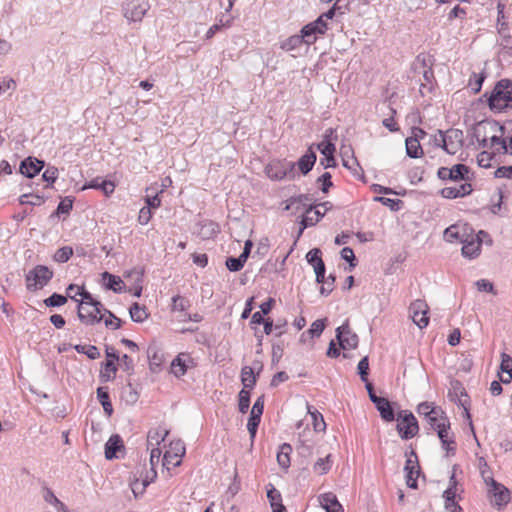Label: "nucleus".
Here are the masks:
<instances>
[{
	"label": "nucleus",
	"instance_id": "1",
	"mask_svg": "<svg viewBox=\"0 0 512 512\" xmlns=\"http://www.w3.org/2000/svg\"><path fill=\"white\" fill-rule=\"evenodd\" d=\"M489 109L495 113L503 112L512 108V80H499L493 90L486 92L483 96Z\"/></svg>",
	"mask_w": 512,
	"mask_h": 512
},
{
	"label": "nucleus",
	"instance_id": "2",
	"mask_svg": "<svg viewBox=\"0 0 512 512\" xmlns=\"http://www.w3.org/2000/svg\"><path fill=\"white\" fill-rule=\"evenodd\" d=\"M53 271L45 265H37L25 275L26 288L35 292L46 286L53 278Z\"/></svg>",
	"mask_w": 512,
	"mask_h": 512
},
{
	"label": "nucleus",
	"instance_id": "3",
	"mask_svg": "<svg viewBox=\"0 0 512 512\" xmlns=\"http://www.w3.org/2000/svg\"><path fill=\"white\" fill-rule=\"evenodd\" d=\"M397 421L396 429L403 440H409L418 433V421L411 412L400 411Z\"/></svg>",
	"mask_w": 512,
	"mask_h": 512
},
{
	"label": "nucleus",
	"instance_id": "4",
	"mask_svg": "<svg viewBox=\"0 0 512 512\" xmlns=\"http://www.w3.org/2000/svg\"><path fill=\"white\" fill-rule=\"evenodd\" d=\"M296 164L291 161L274 160L271 161L265 168L266 175L272 180H282L286 176L294 178Z\"/></svg>",
	"mask_w": 512,
	"mask_h": 512
},
{
	"label": "nucleus",
	"instance_id": "5",
	"mask_svg": "<svg viewBox=\"0 0 512 512\" xmlns=\"http://www.w3.org/2000/svg\"><path fill=\"white\" fill-rule=\"evenodd\" d=\"M150 5L148 2L139 1V0H127L123 4V15L129 22H140L147 11L149 10Z\"/></svg>",
	"mask_w": 512,
	"mask_h": 512
},
{
	"label": "nucleus",
	"instance_id": "6",
	"mask_svg": "<svg viewBox=\"0 0 512 512\" xmlns=\"http://www.w3.org/2000/svg\"><path fill=\"white\" fill-rule=\"evenodd\" d=\"M463 141V131L454 128L444 132V137L440 139V142L443 144V150L451 155H454L462 147Z\"/></svg>",
	"mask_w": 512,
	"mask_h": 512
},
{
	"label": "nucleus",
	"instance_id": "7",
	"mask_svg": "<svg viewBox=\"0 0 512 512\" xmlns=\"http://www.w3.org/2000/svg\"><path fill=\"white\" fill-rule=\"evenodd\" d=\"M437 435L442 443V447L446 450L447 456L454 455L456 451V444L454 434L450 433V421L447 417H443L441 425L437 426Z\"/></svg>",
	"mask_w": 512,
	"mask_h": 512
},
{
	"label": "nucleus",
	"instance_id": "8",
	"mask_svg": "<svg viewBox=\"0 0 512 512\" xmlns=\"http://www.w3.org/2000/svg\"><path fill=\"white\" fill-rule=\"evenodd\" d=\"M77 295L82 297L81 301L78 302L77 306V315L79 320L85 319L83 317L82 313L86 310L87 307H94L95 312H102L103 305L100 301L96 300L90 292L85 290L84 287L78 288V291L76 292Z\"/></svg>",
	"mask_w": 512,
	"mask_h": 512
},
{
	"label": "nucleus",
	"instance_id": "9",
	"mask_svg": "<svg viewBox=\"0 0 512 512\" xmlns=\"http://www.w3.org/2000/svg\"><path fill=\"white\" fill-rule=\"evenodd\" d=\"M336 338L343 350L355 349L358 346V336L350 330L348 323L336 329Z\"/></svg>",
	"mask_w": 512,
	"mask_h": 512
},
{
	"label": "nucleus",
	"instance_id": "10",
	"mask_svg": "<svg viewBox=\"0 0 512 512\" xmlns=\"http://www.w3.org/2000/svg\"><path fill=\"white\" fill-rule=\"evenodd\" d=\"M169 450L165 452L163 456V466L166 467L169 464L179 466L181 459L185 455V445L181 440L172 441L169 445Z\"/></svg>",
	"mask_w": 512,
	"mask_h": 512
},
{
	"label": "nucleus",
	"instance_id": "11",
	"mask_svg": "<svg viewBox=\"0 0 512 512\" xmlns=\"http://www.w3.org/2000/svg\"><path fill=\"white\" fill-rule=\"evenodd\" d=\"M413 322L420 328H425L429 323L428 306L422 300H416L409 307Z\"/></svg>",
	"mask_w": 512,
	"mask_h": 512
},
{
	"label": "nucleus",
	"instance_id": "12",
	"mask_svg": "<svg viewBox=\"0 0 512 512\" xmlns=\"http://www.w3.org/2000/svg\"><path fill=\"white\" fill-rule=\"evenodd\" d=\"M45 167V161L29 156L20 162L19 172L26 178L32 179Z\"/></svg>",
	"mask_w": 512,
	"mask_h": 512
},
{
	"label": "nucleus",
	"instance_id": "13",
	"mask_svg": "<svg viewBox=\"0 0 512 512\" xmlns=\"http://www.w3.org/2000/svg\"><path fill=\"white\" fill-rule=\"evenodd\" d=\"M323 216L324 213L317 210L315 204H309L308 208L304 210L302 215L300 221L301 227L299 229L298 236H300L306 228L317 224L323 218Z\"/></svg>",
	"mask_w": 512,
	"mask_h": 512
},
{
	"label": "nucleus",
	"instance_id": "14",
	"mask_svg": "<svg viewBox=\"0 0 512 512\" xmlns=\"http://www.w3.org/2000/svg\"><path fill=\"white\" fill-rule=\"evenodd\" d=\"M313 43L314 39H312L310 35H307V33L304 32V27H302L300 34L292 35L281 43V49L293 51L303 44L311 45Z\"/></svg>",
	"mask_w": 512,
	"mask_h": 512
},
{
	"label": "nucleus",
	"instance_id": "15",
	"mask_svg": "<svg viewBox=\"0 0 512 512\" xmlns=\"http://www.w3.org/2000/svg\"><path fill=\"white\" fill-rule=\"evenodd\" d=\"M490 485L493 491L494 504L499 507L506 505L510 501V490L493 478L490 479Z\"/></svg>",
	"mask_w": 512,
	"mask_h": 512
},
{
	"label": "nucleus",
	"instance_id": "16",
	"mask_svg": "<svg viewBox=\"0 0 512 512\" xmlns=\"http://www.w3.org/2000/svg\"><path fill=\"white\" fill-rule=\"evenodd\" d=\"M304 27V32L307 35H310L312 39H314V43L317 40V35H323L328 30V21L325 18H322L320 15L316 20L306 24Z\"/></svg>",
	"mask_w": 512,
	"mask_h": 512
},
{
	"label": "nucleus",
	"instance_id": "17",
	"mask_svg": "<svg viewBox=\"0 0 512 512\" xmlns=\"http://www.w3.org/2000/svg\"><path fill=\"white\" fill-rule=\"evenodd\" d=\"M462 255L469 259H474L480 254V243L474 238L472 233H468V235L462 239Z\"/></svg>",
	"mask_w": 512,
	"mask_h": 512
},
{
	"label": "nucleus",
	"instance_id": "18",
	"mask_svg": "<svg viewBox=\"0 0 512 512\" xmlns=\"http://www.w3.org/2000/svg\"><path fill=\"white\" fill-rule=\"evenodd\" d=\"M124 448L122 438L118 434H113L105 443V458L107 460L118 458L117 452Z\"/></svg>",
	"mask_w": 512,
	"mask_h": 512
},
{
	"label": "nucleus",
	"instance_id": "19",
	"mask_svg": "<svg viewBox=\"0 0 512 512\" xmlns=\"http://www.w3.org/2000/svg\"><path fill=\"white\" fill-rule=\"evenodd\" d=\"M316 160L317 155L313 150V146H310L306 153L303 156H301L297 163L295 164L298 166L300 172L303 175H307L312 170Z\"/></svg>",
	"mask_w": 512,
	"mask_h": 512
},
{
	"label": "nucleus",
	"instance_id": "20",
	"mask_svg": "<svg viewBox=\"0 0 512 512\" xmlns=\"http://www.w3.org/2000/svg\"><path fill=\"white\" fill-rule=\"evenodd\" d=\"M319 502L326 510V512H343V507L339 503L336 495L332 492H327L319 496Z\"/></svg>",
	"mask_w": 512,
	"mask_h": 512
},
{
	"label": "nucleus",
	"instance_id": "21",
	"mask_svg": "<svg viewBox=\"0 0 512 512\" xmlns=\"http://www.w3.org/2000/svg\"><path fill=\"white\" fill-rule=\"evenodd\" d=\"M472 186L469 183L461 184L459 187H445L440 191L442 197L447 199H455L464 197L472 192Z\"/></svg>",
	"mask_w": 512,
	"mask_h": 512
},
{
	"label": "nucleus",
	"instance_id": "22",
	"mask_svg": "<svg viewBox=\"0 0 512 512\" xmlns=\"http://www.w3.org/2000/svg\"><path fill=\"white\" fill-rule=\"evenodd\" d=\"M85 189H99L101 190L106 196H109L112 194L115 190V184L110 180H105L100 177L92 179L90 182L84 184L82 187V190Z\"/></svg>",
	"mask_w": 512,
	"mask_h": 512
},
{
	"label": "nucleus",
	"instance_id": "23",
	"mask_svg": "<svg viewBox=\"0 0 512 512\" xmlns=\"http://www.w3.org/2000/svg\"><path fill=\"white\" fill-rule=\"evenodd\" d=\"M267 498L272 508V512H287L282 503L281 493L270 483L267 488Z\"/></svg>",
	"mask_w": 512,
	"mask_h": 512
},
{
	"label": "nucleus",
	"instance_id": "24",
	"mask_svg": "<svg viewBox=\"0 0 512 512\" xmlns=\"http://www.w3.org/2000/svg\"><path fill=\"white\" fill-rule=\"evenodd\" d=\"M104 281V286L108 290H112L115 293H122L125 291V285L119 276L113 275L107 271L101 274Z\"/></svg>",
	"mask_w": 512,
	"mask_h": 512
},
{
	"label": "nucleus",
	"instance_id": "25",
	"mask_svg": "<svg viewBox=\"0 0 512 512\" xmlns=\"http://www.w3.org/2000/svg\"><path fill=\"white\" fill-rule=\"evenodd\" d=\"M469 232L472 233L473 229L468 224L463 225L461 228L457 225H452L444 231V236L448 241L455 239L462 242V239H464Z\"/></svg>",
	"mask_w": 512,
	"mask_h": 512
},
{
	"label": "nucleus",
	"instance_id": "26",
	"mask_svg": "<svg viewBox=\"0 0 512 512\" xmlns=\"http://www.w3.org/2000/svg\"><path fill=\"white\" fill-rule=\"evenodd\" d=\"M187 361L192 362V359L188 354H179L171 363V371L177 377L184 376L187 372L188 365Z\"/></svg>",
	"mask_w": 512,
	"mask_h": 512
},
{
	"label": "nucleus",
	"instance_id": "27",
	"mask_svg": "<svg viewBox=\"0 0 512 512\" xmlns=\"http://www.w3.org/2000/svg\"><path fill=\"white\" fill-rule=\"evenodd\" d=\"M309 204H314V198L311 194H300L297 196H292L287 200V205L285 210H290L295 207L296 210H299L301 207L308 208Z\"/></svg>",
	"mask_w": 512,
	"mask_h": 512
},
{
	"label": "nucleus",
	"instance_id": "28",
	"mask_svg": "<svg viewBox=\"0 0 512 512\" xmlns=\"http://www.w3.org/2000/svg\"><path fill=\"white\" fill-rule=\"evenodd\" d=\"M97 399L103 407L104 413L110 417L113 414V406L110 400L108 387L97 388Z\"/></svg>",
	"mask_w": 512,
	"mask_h": 512
},
{
	"label": "nucleus",
	"instance_id": "29",
	"mask_svg": "<svg viewBox=\"0 0 512 512\" xmlns=\"http://www.w3.org/2000/svg\"><path fill=\"white\" fill-rule=\"evenodd\" d=\"M405 145L408 157L417 159L423 155V149L420 142L417 141V138H406Z\"/></svg>",
	"mask_w": 512,
	"mask_h": 512
},
{
	"label": "nucleus",
	"instance_id": "30",
	"mask_svg": "<svg viewBox=\"0 0 512 512\" xmlns=\"http://www.w3.org/2000/svg\"><path fill=\"white\" fill-rule=\"evenodd\" d=\"M500 370L508 374V377H500L503 384H509L512 381V357L506 353L501 355Z\"/></svg>",
	"mask_w": 512,
	"mask_h": 512
},
{
	"label": "nucleus",
	"instance_id": "31",
	"mask_svg": "<svg viewBox=\"0 0 512 512\" xmlns=\"http://www.w3.org/2000/svg\"><path fill=\"white\" fill-rule=\"evenodd\" d=\"M241 381L243 384L242 389L251 390L257 382V375L253 372V369L249 366H245L241 372Z\"/></svg>",
	"mask_w": 512,
	"mask_h": 512
},
{
	"label": "nucleus",
	"instance_id": "32",
	"mask_svg": "<svg viewBox=\"0 0 512 512\" xmlns=\"http://www.w3.org/2000/svg\"><path fill=\"white\" fill-rule=\"evenodd\" d=\"M292 447L288 443H283L277 453V462L283 469H288L290 466V453Z\"/></svg>",
	"mask_w": 512,
	"mask_h": 512
},
{
	"label": "nucleus",
	"instance_id": "33",
	"mask_svg": "<svg viewBox=\"0 0 512 512\" xmlns=\"http://www.w3.org/2000/svg\"><path fill=\"white\" fill-rule=\"evenodd\" d=\"M451 181H467L470 179V169L464 164H455L451 167Z\"/></svg>",
	"mask_w": 512,
	"mask_h": 512
},
{
	"label": "nucleus",
	"instance_id": "34",
	"mask_svg": "<svg viewBox=\"0 0 512 512\" xmlns=\"http://www.w3.org/2000/svg\"><path fill=\"white\" fill-rule=\"evenodd\" d=\"M117 370L118 367L115 363H113V360H107L106 362L102 363V370L100 371L99 375L101 382H108L114 379V375Z\"/></svg>",
	"mask_w": 512,
	"mask_h": 512
},
{
	"label": "nucleus",
	"instance_id": "35",
	"mask_svg": "<svg viewBox=\"0 0 512 512\" xmlns=\"http://www.w3.org/2000/svg\"><path fill=\"white\" fill-rule=\"evenodd\" d=\"M406 456L408 457L405 463L404 471L407 474L415 473V475L419 476L421 473L419 462L417 458L416 452L412 449L408 454L406 453Z\"/></svg>",
	"mask_w": 512,
	"mask_h": 512
},
{
	"label": "nucleus",
	"instance_id": "36",
	"mask_svg": "<svg viewBox=\"0 0 512 512\" xmlns=\"http://www.w3.org/2000/svg\"><path fill=\"white\" fill-rule=\"evenodd\" d=\"M129 314L131 320L137 323H142L148 317V313L146 312L145 306H141L137 302L131 305V307L129 308Z\"/></svg>",
	"mask_w": 512,
	"mask_h": 512
},
{
	"label": "nucleus",
	"instance_id": "37",
	"mask_svg": "<svg viewBox=\"0 0 512 512\" xmlns=\"http://www.w3.org/2000/svg\"><path fill=\"white\" fill-rule=\"evenodd\" d=\"M384 421L392 422L395 420V410L393 404L386 399L377 409Z\"/></svg>",
	"mask_w": 512,
	"mask_h": 512
},
{
	"label": "nucleus",
	"instance_id": "38",
	"mask_svg": "<svg viewBox=\"0 0 512 512\" xmlns=\"http://www.w3.org/2000/svg\"><path fill=\"white\" fill-rule=\"evenodd\" d=\"M82 315L85 319L80 321L86 325H93L103 319L102 312H95L94 307H87L86 310L83 311Z\"/></svg>",
	"mask_w": 512,
	"mask_h": 512
},
{
	"label": "nucleus",
	"instance_id": "39",
	"mask_svg": "<svg viewBox=\"0 0 512 512\" xmlns=\"http://www.w3.org/2000/svg\"><path fill=\"white\" fill-rule=\"evenodd\" d=\"M491 134L489 131L488 121H482L477 123L472 128V138H475L476 141H480V139L487 137Z\"/></svg>",
	"mask_w": 512,
	"mask_h": 512
},
{
	"label": "nucleus",
	"instance_id": "40",
	"mask_svg": "<svg viewBox=\"0 0 512 512\" xmlns=\"http://www.w3.org/2000/svg\"><path fill=\"white\" fill-rule=\"evenodd\" d=\"M450 384L451 388L449 389L448 396L451 401H456V397L458 396H464L465 398H469L465 388L463 387L462 383L459 380H452Z\"/></svg>",
	"mask_w": 512,
	"mask_h": 512
},
{
	"label": "nucleus",
	"instance_id": "41",
	"mask_svg": "<svg viewBox=\"0 0 512 512\" xmlns=\"http://www.w3.org/2000/svg\"><path fill=\"white\" fill-rule=\"evenodd\" d=\"M74 349L80 354H85L91 360H95L100 357V352L94 345L77 344L74 346Z\"/></svg>",
	"mask_w": 512,
	"mask_h": 512
},
{
	"label": "nucleus",
	"instance_id": "42",
	"mask_svg": "<svg viewBox=\"0 0 512 512\" xmlns=\"http://www.w3.org/2000/svg\"><path fill=\"white\" fill-rule=\"evenodd\" d=\"M251 393L250 390L241 389L238 394V409L242 414L247 413L250 406Z\"/></svg>",
	"mask_w": 512,
	"mask_h": 512
},
{
	"label": "nucleus",
	"instance_id": "43",
	"mask_svg": "<svg viewBox=\"0 0 512 512\" xmlns=\"http://www.w3.org/2000/svg\"><path fill=\"white\" fill-rule=\"evenodd\" d=\"M21 205L30 204L32 206H39L45 202L43 196L33 193H24L19 197Z\"/></svg>",
	"mask_w": 512,
	"mask_h": 512
},
{
	"label": "nucleus",
	"instance_id": "44",
	"mask_svg": "<svg viewBox=\"0 0 512 512\" xmlns=\"http://www.w3.org/2000/svg\"><path fill=\"white\" fill-rule=\"evenodd\" d=\"M102 314L108 315V318L104 320L105 326L113 330H117L122 326V320L118 318L114 313L106 308H102Z\"/></svg>",
	"mask_w": 512,
	"mask_h": 512
},
{
	"label": "nucleus",
	"instance_id": "45",
	"mask_svg": "<svg viewBox=\"0 0 512 512\" xmlns=\"http://www.w3.org/2000/svg\"><path fill=\"white\" fill-rule=\"evenodd\" d=\"M489 143H490L489 148H494L496 145H498L499 146V148L497 149L498 152L501 151L502 153H508V151H509L507 139L497 135L496 133L490 134Z\"/></svg>",
	"mask_w": 512,
	"mask_h": 512
},
{
	"label": "nucleus",
	"instance_id": "46",
	"mask_svg": "<svg viewBox=\"0 0 512 512\" xmlns=\"http://www.w3.org/2000/svg\"><path fill=\"white\" fill-rule=\"evenodd\" d=\"M417 413L423 415L425 418L427 415L432 414H444V411L440 408L433 406V403L422 402L417 406Z\"/></svg>",
	"mask_w": 512,
	"mask_h": 512
},
{
	"label": "nucleus",
	"instance_id": "47",
	"mask_svg": "<svg viewBox=\"0 0 512 512\" xmlns=\"http://www.w3.org/2000/svg\"><path fill=\"white\" fill-rule=\"evenodd\" d=\"M73 255V248L63 246L59 248L53 255V260L57 263H66Z\"/></svg>",
	"mask_w": 512,
	"mask_h": 512
},
{
	"label": "nucleus",
	"instance_id": "48",
	"mask_svg": "<svg viewBox=\"0 0 512 512\" xmlns=\"http://www.w3.org/2000/svg\"><path fill=\"white\" fill-rule=\"evenodd\" d=\"M325 321L326 319H317L311 324L310 328L305 331L310 339L321 336L326 326Z\"/></svg>",
	"mask_w": 512,
	"mask_h": 512
},
{
	"label": "nucleus",
	"instance_id": "49",
	"mask_svg": "<svg viewBox=\"0 0 512 512\" xmlns=\"http://www.w3.org/2000/svg\"><path fill=\"white\" fill-rule=\"evenodd\" d=\"M330 457L327 455L324 458H319L313 466V471L319 475L326 474L331 468Z\"/></svg>",
	"mask_w": 512,
	"mask_h": 512
},
{
	"label": "nucleus",
	"instance_id": "50",
	"mask_svg": "<svg viewBox=\"0 0 512 512\" xmlns=\"http://www.w3.org/2000/svg\"><path fill=\"white\" fill-rule=\"evenodd\" d=\"M67 302V297L54 292L48 298L43 300L46 307H60Z\"/></svg>",
	"mask_w": 512,
	"mask_h": 512
},
{
	"label": "nucleus",
	"instance_id": "51",
	"mask_svg": "<svg viewBox=\"0 0 512 512\" xmlns=\"http://www.w3.org/2000/svg\"><path fill=\"white\" fill-rule=\"evenodd\" d=\"M245 263L246 261L240 255L238 257H227L225 261L227 269L231 272L240 271L244 267Z\"/></svg>",
	"mask_w": 512,
	"mask_h": 512
},
{
	"label": "nucleus",
	"instance_id": "52",
	"mask_svg": "<svg viewBox=\"0 0 512 512\" xmlns=\"http://www.w3.org/2000/svg\"><path fill=\"white\" fill-rule=\"evenodd\" d=\"M485 78H486V76L484 73H472V75L469 79V86L474 94H477L480 92Z\"/></svg>",
	"mask_w": 512,
	"mask_h": 512
},
{
	"label": "nucleus",
	"instance_id": "53",
	"mask_svg": "<svg viewBox=\"0 0 512 512\" xmlns=\"http://www.w3.org/2000/svg\"><path fill=\"white\" fill-rule=\"evenodd\" d=\"M308 411L313 419L314 430L317 432L325 430L326 423L324 421L322 414L317 410L311 411L309 406Z\"/></svg>",
	"mask_w": 512,
	"mask_h": 512
},
{
	"label": "nucleus",
	"instance_id": "54",
	"mask_svg": "<svg viewBox=\"0 0 512 512\" xmlns=\"http://www.w3.org/2000/svg\"><path fill=\"white\" fill-rule=\"evenodd\" d=\"M374 201L380 202L383 205L388 206L393 211L399 210L400 206L403 204V201L400 199H391L383 196L374 197Z\"/></svg>",
	"mask_w": 512,
	"mask_h": 512
},
{
	"label": "nucleus",
	"instance_id": "55",
	"mask_svg": "<svg viewBox=\"0 0 512 512\" xmlns=\"http://www.w3.org/2000/svg\"><path fill=\"white\" fill-rule=\"evenodd\" d=\"M139 395L131 383H128L123 391V399L128 404H134L137 402Z\"/></svg>",
	"mask_w": 512,
	"mask_h": 512
},
{
	"label": "nucleus",
	"instance_id": "56",
	"mask_svg": "<svg viewBox=\"0 0 512 512\" xmlns=\"http://www.w3.org/2000/svg\"><path fill=\"white\" fill-rule=\"evenodd\" d=\"M72 208L73 201L67 197L58 204L56 211L51 215V217L59 216L60 214H69Z\"/></svg>",
	"mask_w": 512,
	"mask_h": 512
},
{
	"label": "nucleus",
	"instance_id": "57",
	"mask_svg": "<svg viewBox=\"0 0 512 512\" xmlns=\"http://www.w3.org/2000/svg\"><path fill=\"white\" fill-rule=\"evenodd\" d=\"M357 372L360 376V379L363 382H367V377L369 374V359L368 356H364L357 365Z\"/></svg>",
	"mask_w": 512,
	"mask_h": 512
},
{
	"label": "nucleus",
	"instance_id": "58",
	"mask_svg": "<svg viewBox=\"0 0 512 512\" xmlns=\"http://www.w3.org/2000/svg\"><path fill=\"white\" fill-rule=\"evenodd\" d=\"M260 421H261V417H259L257 415L250 414V416L248 418V423H247V430L250 434L251 439L255 438Z\"/></svg>",
	"mask_w": 512,
	"mask_h": 512
},
{
	"label": "nucleus",
	"instance_id": "59",
	"mask_svg": "<svg viewBox=\"0 0 512 512\" xmlns=\"http://www.w3.org/2000/svg\"><path fill=\"white\" fill-rule=\"evenodd\" d=\"M332 175L329 172H324L320 177L317 179V183L321 184L320 190L323 193H328L330 188L333 186V182L331 181Z\"/></svg>",
	"mask_w": 512,
	"mask_h": 512
},
{
	"label": "nucleus",
	"instance_id": "60",
	"mask_svg": "<svg viewBox=\"0 0 512 512\" xmlns=\"http://www.w3.org/2000/svg\"><path fill=\"white\" fill-rule=\"evenodd\" d=\"M317 149L324 156H328L335 153L336 146L331 140H323L317 144Z\"/></svg>",
	"mask_w": 512,
	"mask_h": 512
},
{
	"label": "nucleus",
	"instance_id": "61",
	"mask_svg": "<svg viewBox=\"0 0 512 512\" xmlns=\"http://www.w3.org/2000/svg\"><path fill=\"white\" fill-rule=\"evenodd\" d=\"M423 68L424 70L422 72V78L420 79V82H425L426 86H428L429 88H434L435 76L432 68L426 67L424 64Z\"/></svg>",
	"mask_w": 512,
	"mask_h": 512
},
{
	"label": "nucleus",
	"instance_id": "62",
	"mask_svg": "<svg viewBox=\"0 0 512 512\" xmlns=\"http://www.w3.org/2000/svg\"><path fill=\"white\" fill-rule=\"evenodd\" d=\"M340 254H341V258L349 263V266H350L349 270H351L352 268H354L356 266V257H355V254H354V251L352 248L344 247L341 250Z\"/></svg>",
	"mask_w": 512,
	"mask_h": 512
},
{
	"label": "nucleus",
	"instance_id": "63",
	"mask_svg": "<svg viewBox=\"0 0 512 512\" xmlns=\"http://www.w3.org/2000/svg\"><path fill=\"white\" fill-rule=\"evenodd\" d=\"M189 306V301L180 295L172 298V310L174 311H185Z\"/></svg>",
	"mask_w": 512,
	"mask_h": 512
},
{
	"label": "nucleus",
	"instance_id": "64",
	"mask_svg": "<svg viewBox=\"0 0 512 512\" xmlns=\"http://www.w3.org/2000/svg\"><path fill=\"white\" fill-rule=\"evenodd\" d=\"M58 178V169L54 166H49L42 174V179L49 184H53Z\"/></svg>",
	"mask_w": 512,
	"mask_h": 512
}]
</instances>
